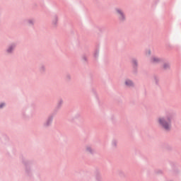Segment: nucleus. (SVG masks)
I'll list each match as a JSON object with an SVG mask.
<instances>
[{"label":"nucleus","mask_w":181,"mask_h":181,"mask_svg":"<svg viewBox=\"0 0 181 181\" xmlns=\"http://www.w3.org/2000/svg\"><path fill=\"white\" fill-rule=\"evenodd\" d=\"M148 54H151V52H150V51H148Z\"/></svg>","instance_id":"10"},{"label":"nucleus","mask_w":181,"mask_h":181,"mask_svg":"<svg viewBox=\"0 0 181 181\" xmlns=\"http://www.w3.org/2000/svg\"><path fill=\"white\" fill-rule=\"evenodd\" d=\"M163 68L164 69H169V64H164Z\"/></svg>","instance_id":"6"},{"label":"nucleus","mask_w":181,"mask_h":181,"mask_svg":"<svg viewBox=\"0 0 181 181\" xmlns=\"http://www.w3.org/2000/svg\"><path fill=\"white\" fill-rule=\"evenodd\" d=\"M134 64H136V61H133Z\"/></svg>","instance_id":"9"},{"label":"nucleus","mask_w":181,"mask_h":181,"mask_svg":"<svg viewBox=\"0 0 181 181\" xmlns=\"http://www.w3.org/2000/svg\"><path fill=\"white\" fill-rule=\"evenodd\" d=\"M4 105H5V104H4V103H3V104H1V105H0V108H2V107H4Z\"/></svg>","instance_id":"8"},{"label":"nucleus","mask_w":181,"mask_h":181,"mask_svg":"<svg viewBox=\"0 0 181 181\" xmlns=\"http://www.w3.org/2000/svg\"><path fill=\"white\" fill-rule=\"evenodd\" d=\"M158 123L166 131H169L172 128V115L166 114L165 116L158 118Z\"/></svg>","instance_id":"1"},{"label":"nucleus","mask_w":181,"mask_h":181,"mask_svg":"<svg viewBox=\"0 0 181 181\" xmlns=\"http://www.w3.org/2000/svg\"><path fill=\"white\" fill-rule=\"evenodd\" d=\"M117 13L119 15L120 19H124V13L120 9H116Z\"/></svg>","instance_id":"2"},{"label":"nucleus","mask_w":181,"mask_h":181,"mask_svg":"<svg viewBox=\"0 0 181 181\" xmlns=\"http://www.w3.org/2000/svg\"><path fill=\"white\" fill-rule=\"evenodd\" d=\"M159 62H160V59H159V58L156 57H153L152 58V63H159Z\"/></svg>","instance_id":"3"},{"label":"nucleus","mask_w":181,"mask_h":181,"mask_svg":"<svg viewBox=\"0 0 181 181\" xmlns=\"http://www.w3.org/2000/svg\"><path fill=\"white\" fill-rule=\"evenodd\" d=\"M125 84H126V86H128L129 87H131V86H134V83L129 80H127L125 81Z\"/></svg>","instance_id":"4"},{"label":"nucleus","mask_w":181,"mask_h":181,"mask_svg":"<svg viewBox=\"0 0 181 181\" xmlns=\"http://www.w3.org/2000/svg\"><path fill=\"white\" fill-rule=\"evenodd\" d=\"M13 49V47H10L8 49H7V52L8 53H11V52H12V49Z\"/></svg>","instance_id":"5"},{"label":"nucleus","mask_w":181,"mask_h":181,"mask_svg":"<svg viewBox=\"0 0 181 181\" xmlns=\"http://www.w3.org/2000/svg\"><path fill=\"white\" fill-rule=\"evenodd\" d=\"M88 152H91V147H87Z\"/></svg>","instance_id":"7"}]
</instances>
